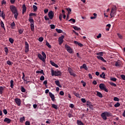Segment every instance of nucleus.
<instances>
[{
    "mask_svg": "<svg viewBox=\"0 0 125 125\" xmlns=\"http://www.w3.org/2000/svg\"><path fill=\"white\" fill-rule=\"evenodd\" d=\"M4 90V87L0 86V94H2V91Z\"/></svg>",
    "mask_w": 125,
    "mask_h": 125,
    "instance_id": "obj_32",
    "label": "nucleus"
},
{
    "mask_svg": "<svg viewBox=\"0 0 125 125\" xmlns=\"http://www.w3.org/2000/svg\"><path fill=\"white\" fill-rule=\"evenodd\" d=\"M86 105L91 110L93 109V104H92V103H91V102H90L89 101H87L86 102Z\"/></svg>",
    "mask_w": 125,
    "mask_h": 125,
    "instance_id": "obj_12",
    "label": "nucleus"
},
{
    "mask_svg": "<svg viewBox=\"0 0 125 125\" xmlns=\"http://www.w3.org/2000/svg\"><path fill=\"white\" fill-rule=\"evenodd\" d=\"M77 124L78 125H84L81 120H77Z\"/></svg>",
    "mask_w": 125,
    "mask_h": 125,
    "instance_id": "obj_30",
    "label": "nucleus"
},
{
    "mask_svg": "<svg viewBox=\"0 0 125 125\" xmlns=\"http://www.w3.org/2000/svg\"><path fill=\"white\" fill-rule=\"evenodd\" d=\"M46 45H47V46H48L49 48H51V45H50V44H49L47 41H46Z\"/></svg>",
    "mask_w": 125,
    "mask_h": 125,
    "instance_id": "obj_39",
    "label": "nucleus"
},
{
    "mask_svg": "<svg viewBox=\"0 0 125 125\" xmlns=\"http://www.w3.org/2000/svg\"><path fill=\"white\" fill-rule=\"evenodd\" d=\"M111 116L112 113L108 111H104L101 114V117L102 119H103V120H104V121H106V120H107V117H111Z\"/></svg>",
    "mask_w": 125,
    "mask_h": 125,
    "instance_id": "obj_2",
    "label": "nucleus"
},
{
    "mask_svg": "<svg viewBox=\"0 0 125 125\" xmlns=\"http://www.w3.org/2000/svg\"><path fill=\"white\" fill-rule=\"evenodd\" d=\"M15 101L18 106H21V100L19 98H16Z\"/></svg>",
    "mask_w": 125,
    "mask_h": 125,
    "instance_id": "obj_13",
    "label": "nucleus"
},
{
    "mask_svg": "<svg viewBox=\"0 0 125 125\" xmlns=\"http://www.w3.org/2000/svg\"><path fill=\"white\" fill-rule=\"evenodd\" d=\"M117 6L113 5L111 8V12L110 14V16H111V18L114 17L115 15H116V13H117Z\"/></svg>",
    "mask_w": 125,
    "mask_h": 125,
    "instance_id": "obj_4",
    "label": "nucleus"
},
{
    "mask_svg": "<svg viewBox=\"0 0 125 125\" xmlns=\"http://www.w3.org/2000/svg\"><path fill=\"white\" fill-rule=\"evenodd\" d=\"M99 87L102 90H104L105 92H108V89L106 88V86L104 83H101L99 84Z\"/></svg>",
    "mask_w": 125,
    "mask_h": 125,
    "instance_id": "obj_6",
    "label": "nucleus"
},
{
    "mask_svg": "<svg viewBox=\"0 0 125 125\" xmlns=\"http://www.w3.org/2000/svg\"><path fill=\"white\" fill-rule=\"evenodd\" d=\"M38 58L40 60H42L43 62H45V60H44V58L42 57V56L41 54H38Z\"/></svg>",
    "mask_w": 125,
    "mask_h": 125,
    "instance_id": "obj_15",
    "label": "nucleus"
},
{
    "mask_svg": "<svg viewBox=\"0 0 125 125\" xmlns=\"http://www.w3.org/2000/svg\"><path fill=\"white\" fill-rule=\"evenodd\" d=\"M4 51L5 53H8V49L7 48V47H4Z\"/></svg>",
    "mask_w": 125,
    "mask_h": 125,
    "instance_id": "obj_54",
    "label": "nucleus"
},
{
    "mask_svg": "<svg viewBox=\"0 0 125 125\" xmlns=\"http://www.w3.org/2000/svg\"><path fill=\"white\" fill-rule=\"evenodd\" d=\"M6 62H7V64L8 65H9L10 66H11L13 64L12 62H10V61H7Z\"/></svg>",
    "mask_w": 125,
    "mask_h": 125,
    "instance_id": "obj_49",
    "label": "nucleus"
},
{
    "mask_svg": "<svg viewBox=\"0 0 125 125\" xmlns=\"http://www.w3.org/2000/svg\"><path fill=\"white\" fill-rule=\"evenodd\" d=\"M4 122L5 123H7V124H10V122H11V120L9 118H5L4 120Z\"/></svg>",
    "mask_w": 125,
    "mask_h": 125,
    "instance_id": "obj_21",
    "label": "nucleus"
},
{
    "mask_svg": "<svg viewBox=\"0 0 125 125\" xmlns=\"http://www.w3.org/2000/svg\"><path fill=\"white\" fill-rule=\"evenodd\" d=\"M24 121H25V117H21L20 119V123H23V122H24Z\"/></svg>",
    "mask_w": 125,
    "mask_h": 125,
    "instance_id": "obj_36",
    "label": "nucleus"
},
{
    "mask_svg": "<svg viewBox=\"0 0 125 125\" xmlns=\"http://www.w3.org/2000/svg\"><path fill=\"white\" fill-rule=\"evenodd\" d=\"M14 81H13V80H11L10 81V87L12 88H13V86H14Z\"/></svg>",
    "mask_w": 125,
    "mask_h": 125,
    "instance_id": "obj_28",
    "label": "nucleus"
},
{
    "mask_svg": "<svg viewBox=\"0 0 125 125\" xmlns=\"http://www.w3.org/2000/svg\"><path fill=\"white\" fill-rule=\"evenodd\" d=\"M1 4L3 5V4H6V1L4 0H2L1 1Z\"/></svg>",
    "mask_w": 125,
    "mask_h": 125,
    "instance_id": "obj_59",
    "label": "nucleus"
},
{
    "mask_svg": "<svg viewBox=\"0 0 125 125\" xmlns=\"http://www.w3.org/2000/svg\"><path fill=\"white\" fill-rule=\"evenodd\" d=\"M0 26L1 28H3L4 30H5V28L4 27V24L3 23V22L2 21H1L0 22Z\"/></svg>",
    "mask_w": 125,
    "mask_h": 125,
    "instance_id": "obj_33",
    "label": "nucleus"
},
{
    "mask_svg": "<svg viewBox=\"0 0 125 125\" xmlns=\"http://www.w3.org/2000/svg\"><path fill=\"white\" fill-rule=\"evenodd\" d=\"M120 106H121V104H120V103L117 102L115 105H114V107H120Z\"/></svg>",
    "mask_w": 125,
    "mask_h": 125,
    "instance_id": "obj_43",
    "label": "nucleus"
},
{
    "mask_svg": "<svg viewBox=\"0 0 125 125\" xmlns=\"http://www.w3.org/2000/svg\"><path fill=\"white\" fill-rule=\"evenodd\" d=\"M102 36V34L101 33L99 34L98 36H97V39H100Z\"/></svg>",
    "mask_w": 125,
    "mask_h": 125,
    "instance_id": "obj_61",
    "label": "nucleus"
},
{
    "mask_svg": "<svg viewBox=\"0 0 125 125\" xmlns=\"http://www.w3.org/2000/svg\"><path fill=\"white\" fill-rule=\"evenodd\" d=\"M68 71L70 75V76H72L73 77H76V75L74 73V70L73 69H71V67L68 68Z\"/></svg>",
    "mask_w": 125,
    "mask_h": 125,
    "instance_id": "obj_8",
    "label": "nucleus"
},
{
    "mask_svg": "<svg viewBox=\"0 0 125 125\" xmlns=\"http://www.w3.org/2000/svg\"><path fill=\"white\" fill-rule=\"evenodd\" d=\"M55 83L56 85H57L59 87H62V85H60V82H59V81H58V80L56 81H55Z\"/></svg>",
    "mask_w": 125,
    "mask_h": 125,
    "instance_id": "obj_24",
    "label": "nucleus"
},
{
    "mask_svg": "<svg viewBox=\"0 0 125 125\" xmlns=\"http://www.w3.org/2000/svg\"><path fill=\"white\" fill-rule=\"evenodd\" d=\"M114 101H117L119 102L120 101V99H119L118 97H114L113 99Z\"/></svg>",
    "mask_w": 125,
    "mask_h": 125,
    "instance_id": "obj_51",
    "label": "nucleus"
},
{
    "mask_svg": "<svg viewBox=\"0 0 125 125\" xmlns=\"http://www.w3.org/2000/svg\"><path fill=\"white\" fill-rule=\"evenodd\" d=\"M38 41L42 42L43 41V38L42 37H40L38 39Z\"/></svg>",
    "mask_w": 125,
    "mask_h": 125,
    "instance_id": "obj_52",
    "label": "nucleus"
},
{
    "mask_svg": "<svg viewBox=\"0 0 125 125\" xmlns=\"http://www.w3.org/2000/svg\"><path fill=\"white\" fill-rule=\"evenodd\" d=\"M63 16V15L62 14H60L59 18L60 20V21H62V17Z\"/></svg>",
    "mask_w": 125,
    "mask_h": 125,
    "instance_id": "obj_56",
    "label": "nucleus"
},
{
    "mask_svg": "<svg viewBox=\"0 0 125 125\" xmlns=\"http://www.w3.org/2000/svg\"><path fill=\"white\" fill-rule=\"evenodd\" d=\"M27 11V7L25 4L22 5V14H24V12Z\"/></svg>",
    "mask_w": 125,
    "mask_h": 125,
    "instance_id": "obj_20",
    "label": "nucleus"
},
{
    "mask_svg": "<svg viewBox=\"0 0 125 125\" xmlns=\"http://www.w3.org/2000/svg\"><path fill=\"white\" fill-rule=\"evenodd\" d=\"M109 84H110V85H112V86H117V84L113 82H109Z\"/></svg>",
    "mask_w": 125,
    "mask_h": 125,
    "instance_id": "obj_37",
    "label": "nucleus"
},
{
    "mask_svg": "<svg viewBox=\"0 0 125 125\" xmlns=\"http://www.w3.org/2000/svg\"><path fill=\"white\" fill-rule=\"evenodd\" d=\"M64 38H65V36H64V35H62L61 37L59 38V44L60 45H61V44H62V43H63V42H64Z\"/></svg>",
    "mask_w": 125,
    "mask_h": 125,
    "instance_id": "obj_9",
    "label": "nucleus"
},
{
    "mask_svg": "<svg viewBox=\"0 0 125 125\" xmlns=\"http://www.w3.org/2000/svg\"><path fill=\"white\" fill-rule=\"evenodd\" d=\"M97 58L98 59H99L100 60H101L103 62H104V63H106V60H105L104 59V58H103V57H101L100 56H97Z\"/></svg>",
    "mask_w": 125,
    "mask_h": 125,
    "instance_id": "obj_19",
    "label": "nucleus"
},
{
    "mask_svg": "<svg viewBox=\"0 0 125 125\" xmlns=\"http://www.w3.org/2000/svg\"><path fill=\"white\" fill-rule=\"evenodd\" d=\"M110 28H111V24H107L105 28L106 31H107V32L109 31L110 30Z\"/></svg>",
    "mask_w": 125,
    "mask_h": 125,
    "instance_id": "obj_23",
    "label": "nucleus"
},
{
    "mask_svg": "<svg viewBox=\"0 0 125 125\" xmlns=\"http://www.w3.org/2000/svg\"><path fill=\"white\" fill-rule=\"evenodd\" d=\"M117 36L119 38H120L121 40H122L123 36H122V35L120 34V33H117Z\"/></svg>",
    "mask_w": 125,
    "mask_h": 125,
    "instance_id": "obj_53",
    "label": "nucleus"
},
{
    "mask_svg": "<svg viewBox=\"0 0 125 125\" xmlns=\"http://www.w3.org/2000/svg\"><path fill=\"white\" fill-rule=\"evenodd\" d=\"M11 29H15L16 28V24H15V22L13 21L10 24Z\"/></svg>",
    "mask_w": 125,
    "mask_h": 125,
    "instance_id": "obj_17",
    "label": "nucleus"
},
{
    "mask_svg": "<svg viewBox=\"0 0 125 125\" xmlns=\"http://www.w3.org/2000/svg\"><path fill=\"white\" fill-rule=\"evenodd\" d=\"M9 42H10L11 43H13V42H14V40H13L12 38H9Z\"/></svg>",
    "mask_w": 125,
    "mask_h": 125,
    "instance_id": "obj_48",
    "label": "nucleus"
},
{
    "mask_svg": "<svg viewBox=\"0 0 125 125\" xmlns=\"http://www.w3.org/2000/svg\"><path fill=\"white\" fill-rule=\"evenodd\" d=\"M72 28L75 30V31H81V28L77 27V26L73 25Z\"/></svg>",
    "mask_w": 125,
    "mask_h": 125,
    "instance_id": "obj_26",
    "label": "nucleus"
},
{
    "mask_svg": "<svg viewBox=\"0 0 125 125\" xmlns=\"http://www.w3.org/2000/svg\"><path fill=\"white\" fill-rule=\"evenodd\" d=\"M50 64L54 66V67H55L56 68H58V65H57L56 63H55L54 62H53L52 61H50Z\"/></svg>",
    "mask_w": 125,
    "mask_h": 125,
    "instance_id": "obj_18",
    "label": "nucleus"
},
{
    "mask_svg": "<svg viewBox=\"0 0 125 125\" xmlns=\"http://www.w3.org/2000/svg\"><path fill=\"white\" fill-rule=\"evenodd\" d=\"M65 48L69 53H73V49H72V48L68 44H66L65 45Z\"/></svg>",
    "mask_w": 125,
    "mask_h": 125,
    "instance_id": "obj_7",
    "label": "nucleus"
},
{
    "mask_svg": "<svg viewBox=\"0 0 125 125\" xmlns=\"http://www.w3.org/2000/svg\"><path fill=\"white\" fill-rule=\"evenodd\" d=\"M73 94L76 97H78V98H81V96H80V94H79V93H77V92H76V91H74L73 92Z\"/></svg>",
    "mask_w": 125,
    "mask_h": 125,
    "instance_id": "obj_25",
    "label": "nucleus"
},
{
    "mask_svg": "<svg viewBox=\"0 0 125 125\" xmlns=\"http://www.w3.org/2000/svg\"><path fill=\"white\" fill-rule=\"evenodd\" d=\"M97 95L98 97H100V98H102V97H103V95H102L100 92L97 91Z\"/></svg>",
    "mask_w": 125,
    "mask_h": 125,
    "instance_id": "obj_27",
    "label": "nucleus"
},
{
    "mask_svg": "<svg viewBox=\"0 0 125 125\" xmlns=\"http://www.w3.org/2000/svg\"><path fill=\"white\" fill-rule=\"evenodd\" d=\"M10 9L11 12H12V14H14L15 19H17L18 18V11H17V8H16L15 6L11 5L10 6Z\"/></svg>",
    "mask_w": 125,
    "mask_h": 125,
    "instance_id": "obj_1",
    "label": "nucleus"
},
{
    "mask_svg": "<svg viewBox=\"0 0 125 125\" xmlns=\"http://www.w3.org/2000/svg\"><path fill=\"white\" fill-rule=\"evenodd\" d=\"M48 16L50 19H53V17H54V13H53V11H50L48 14Z\"/></svg>",
    "mask_w": 125,
    "mask_h": 125,
    "instance_id": "obj_11",
    "label": "nucleus"
},
{
    "mask_svg": "<svg viewBox=\"0 0 125 125\" xmlns=\"http://www.w3.org/2000/svg\"><path fill=\"white\" fill-rule=\"evenodd\" d=\"M52 107L54 108V109H55L56 110H57L58 109V105L54 104H52Z\"/></svg>",
    "mask_w": 125,
    "mask_h": 125,
    "instance_id": "obj_29",
    "label": "nucleus"
},
{
    "mask_svg": "<svg viewBox=\"0 0 125 125\" xmlns=\"http://www.w3.org/2000/svg\"><path fill=\"white\" fill-rule=\"evenodd\" d=\"M1 12V11H0V17H2L3 19H4L5 18V14L3 13V11H2L1 13H0Z\"/></svg>",
    "mask_w": 125,
    "mask_h": 125,
    "instance_id": "obj_22",
    "label": "nucleus"
},
{
    "mask_svg": "<svg viewBox=\"0 0 125 125\" xmlns=\"http://www.w3.org/2000/svg\"><path fill=\"white\" fill-rule=\"evenodd\" d=\"M42 55L44 60H45V59H46V55L45 54V53H44V52L42 51Z\"/></svg>",
    "mask_w": 125,
    "mask_h": 125,
    "instance_id": "obj_34",
    "label": "nucleus"
},
{
    "mask_svg": "<svg viewBox=\"0 0 125 125\" xmlns=\"http://www.w3.org/2000/svg\"><path fill=\"white\" fill-rule=\"evenodd\" d=\"M49 95L52 101H55V96L53 95V94H52V93L49 92Z\"/></svg>",
    "mask_w": 125,
    "mask_h": 125,
    "instance_id": "obj_14",
    "label": "nucleus"
},
{
    "mask_svg": "<svg viewBox=\"0 0 125 125\" xmlns=\"http://www.w3.org/2000/svg\"><path fill=\"white\" fill-rule=\"evenodd\" d=\"M29 16H30V17H32V16L36 17L37 16V14L31 13L29 14Z\"/></svg>",
    "mask_w": 125,
    "mask_h": 125,
    "instance_id": "obj_47",
    "label": "nucleus"
},
{
    "mask_svg": "<svg viewBox=\"0 0 125 125\" xmlns=\"http://www.w3.org/2000/svg\"><path fill=\"white\" fill-rule=\"evenodd\" d=\"M110 81H112V82H117V78L115 77L111 78Z\"/></svg>",
    "mask_w": 125,
    "mask_h": 125,
    "instance_id": "obj_44",
    "label": "nucleus"
},
{
    "mask_svg": "<svg viewBox=\"0 0 125 125\" xmlns=\"http://www.w3.org/2000/svg\"><path fill=\"white\" fill-rule=\"evenodd\" d=\"M115 65L116 67H121V63L119 62H116Z\"/></svg>",
    "mask_w": 125,
    "mask_h": 125,
    "instance_id": "obj_35",
    "label": "nucleus"
},
{
    "mask_svg": "<svg viewBox=\"0 0 125 125\" xmlns=\"http://www.w3.org/2000/svg\"><path fill=\"white\" fill-rule=\"evenodd\" d=\"M100 77L103 79H105V73L103 72L102 74L100 75Z\"/></svg>",
    "mask_w": 125,
    "mask_h": 125,
    "instance_id": "obj_38",
    "label": "nucleus"
},
{
    "mask_svg": "<svg viewBox=\"0 0 125 125\" xmlns=\"http://www.w3.org/2000/svg\"><path fill=\"white\" fill-rule=\"evenodd\" d=\"M33 11H34V12H36V11H37L38 7H37V6L33 5Z\"/></svg>",
    "mask_w": 125,
    "mask_h": 125,
    "instance_id": "obj_31",
    "label": "nucleus"
},
{
    "mask_svg": "<svg viewBox=\"0 0 125 125\" xmlns=\"http://www.w3.org/2000/svg\"><path fill=\"white\" fill-rule=\"evenodd\" d=\"M21 92H26V89H25V88L23 86H21Z\"/></svg>",
    "mask_w": 125,
    "mask_h": 125,
    "instance_id": "obj_41",
    "label": "nucleus"
},
{
    "mask_svg": "<svg viewBox=\"0 0 125 125\" xmlns=\"http://www.w3.org/2000/svg\"><path fill=\"white\" fill-rule=\"evenodd\" d=\"M25 53L29 52V51L30 50L29 48V43H28V42H27V41L25 42Z\"/></svg>",
    "mask_w": 125,
    "mask_h": 125,
    "instance_id": "obj_10",
    "label": "nucleus"
},
{
    "mask_svg": "<svg viewBox=\"0 0 125 125\" xmlns=\"http://www.w3.org/2000/svg\"><path fill=\"white\" fill-rule=\"evenodd\" d=\"M48 12V9H45L44 10V13L45 14H46Z\"/></svg>",
    "mask_w": 125,
    "mask_h": 125,
    "instance_id": "obj_62",
    "label": "nucleus"
},
{
    "mask_svg": "<svg viewBox=\"0 0 125 125\" xmlns=\"http://www.w3.org/2000/svg\"><path fill=\"white\" fill-rule=\"evenodd\" d=\"M3 112L4 114V115H7V110L6 109H3Z\"/></svg>",
    "mask_w": 125,
    "mask_h": 125,
    "instance_id": "obj_55",
    "label": "nucleus"
},
{
    "mask_svg": "<svg viewBox=\"0 0 125 125\" xmlns=\"http://www.w3.org/2000/svg\"><path fill=\"white\" fill-rule=\"evenodd\" d=\"M69 22H71V21L73 22V23H76V20L72 18V19H70L69 21Z\"/></svg>",
    "mask_w": 125,
    "mask_h": 125,
    "instance_id": "obj_46",
    "label": "nucleus"
},
{
    "mask_svg": "<svg viewBox=\"0 0 125 125\" xmlns=\"http://www.w3.org/2000/svg\"><path fill=\"white\" fill-rule=\"evenodd\" d=\"M23 32H24V30L23 29H20L19 30V33L20 35H21V34H23Z\"/></svg>",
    "mask_w": 125,
    "mask_h": 125,
    "instance_id": "obj_50",
    "label": "nucleus"
},
{
    "mask_svg": "<svg viewBox=\"0 0 125 125\" xmlns=\"http://www.w3.org/2000/svg\"><path fill=\"white\" fill-rule=\"evenodd\" d=\"M56 31L59 34H61V33H62V30L61 29H56Z\"/></svg>",
    "mask_w": 125,
    "mask_h": 125,
    "instance_id": "obj_40",
    "label": "nucleus"
},
{
    "mask_svg": "<svg viewBox=\"0 0 125 125\" xmlns=\"http://www.w3.org/2000/svg\"><path fill=\"white\" fill-rule=\"evenodd\" d=\"M121 78H122V79L123 80H124V81H125V75H122L121 76Z\"/></svg>",
    "mask_w": 125,
    "mask_h": 125,
    "instance_id": "obj_63",
    "label": "nucleus"
},
{
    "mask_svg": "<svg viewBox=\"0 0 125 125\" xmlns=\"http://www.w3.org/2000/svg\"><path fill=\"white\" fill-rule=\"evenodd\" d=\"M81 101L83 102V103H85V102H86V100H85V99L84 98L81 99Z\"/></svg>",
    "mask_w": 125,
    "mask_h": 125,
    "instance_id": "obj_57",
    "label": "nucleus"
},
{
    "mask_svg": "<svg viewBox=\"0 0 125 125\" xmlns=\"http://www.w3.org/2000/svg\"><path fill=\"white\" fill-rule=\"evenodd\" d=\"M97 55L98 56H103V52H100L98 53H97Z\"/></svg>",
    "mask_w": 125,
    "mask_h": 125,
    "instance_id": "obj_45",
    "label": "nucleus"
},
{
    "mask_svg": "<svg viewBox=\"0 0 125 125\" xmlns=\"http://www.w3.org/2000/svg\"><path fill=\"white\" fill-rule=\"evenodd\" d=\"M80 69H84V70H86V71L88 70V68H87L86 64L84 63L83 64V65L80 67Z\"/></svg>",
    "mask_w": 125,
    "mask_h": 125,
    "instance_id": "obj_16",
    "label": "nucleus"
},
{
    "mask_svg": "<svg viewBox=\"0 0 125 125\" xmlns=\"http://www.w3.org/2000/svg\"><path fill=\"white\" fill-rule=\"evenodd\" d=\"M40 81H44V76H41L40 78Z\"/></svg>",
    "mask_w": 125,
    "mask_h": 125,
    "instance_id": "obj_58",
    "label": "nucleus"
},
{
    "mask_svg": "<svg viewBox=\"0 0 125 125\" xmlns=\"http://www.w3.org/2000/svg\"><path fill=\"white\" fill-rule=\"evenodd\" d=\"M66 9L68 11V14H70V12H72V9L71 8H67Z\"/></svg>",
    "mask_w": 125,
    "mask_h": 125,
    "instance_id": "obj_42",
    "label": "nucleus"
},
{
    "mask_svg": "<svg viewBox=\"0 0 125 125\" xmlns=\"http://www.w3.org/2000/svg\"><path fill=\"white\" fill-rule=\"evenodd\" d=\"M52 76H55V77H58L59 76H62V73L61 71H54L53 69L51 70Z\"/></svg>",
    "mask_w": 125,
    "mask_h": 125,
    "instance_id": "obj_5",
    "label": "nucleus"
},
{
    "mask_svg": "<svg viewBox=\"0 0 125 125\" xmlns=\"http://www.w3.org/2000/svg\"><path fill=\"white\" fill-rule=\"evenodd\" d=\"M28 21L30 23V27L32 32H35V21H34V19H33V18L32 17H29Z\"/></svg>",
    "mask_w": 125,
    "mask_h": 125,
    "instance_id": "obj_3",
    "label": "nucleus"
},
{
    "mask_svg": "<svg viewBox=\"0 0 125 125\" xmlns=\"http://www.w3.org/2000/svg\"><path fill=\"white\" fill-rule=\"evenodd\" d=\"M25 125H30V122L26 121L25 122Z\"/></svg>",
    "mask_w": 125,
    "mask_h": 125,
    "instance_id": "obj_64",
    "label": "nucleus"
},
{
    "mask_svg": "<svg viewBox=\"0 0 125 125\" xmlns=\"http://www.w3.org/2000/svg\"><path fill=\"white\" fill-rule=\"evenodd\" d=\"M51 29H55V25L54 24H51L50 25Z\"/></svg>",
    "mask_w": 125,
    "mask_h": 125,
    "instance_id": "obj_60",
    "label": "nucleus"
}]
</instances>
